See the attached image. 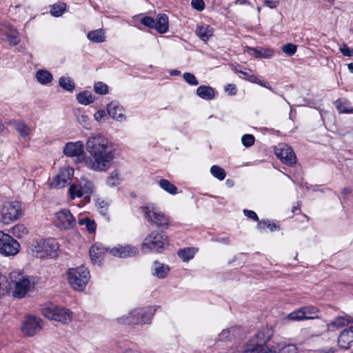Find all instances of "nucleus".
<instances>
[{"label":"nucleus","instance_id":"obj_1","mask_svg":"<svg viewBox=\"0 0 353 353\" xmlns=\"http://www.w3.org/2000/svg\"><path fill=\"white\" fill-rule=\"evenodd\" d=\"M85 166L97 172L106 171L114 158V150L112 143L103 136L90 137L86 142Z\"/></svg>","mask_w":353,"mask_h":353},{"label":"nucleus","instance_id":"obj_2","mask_svg":"<svg viewBox=\"0 0 353 353\" xmlns=\"http://www.w3.org/2000/svg\"><path fill=\"white\" fill-rule=\"evenodd\" d=\"M108 253L114 256L126 258L136 256L139 253V250L130 245L110 249L99 242L94 243L89 250V254L92 264H97L99 265L102 263L105 255Z\"/></svg>","mask_w":353,"mask_h":353},{"label":"nucleus","instance_id":"obj_3","mask_svg":"<svg viewBox=\"0 0 353 353\" xmlns=\"http://www.w3.org/2000/svg\"><path fill=\"white\" fill-rule=\"evenodd\" d=\"M144 219L154 228L164 231L172 226V217L154 203H148L141 208Z\"/></svg>","mask_w":353,"mask_h":353},{"label":"nucleus","instance_id":"obj_4","mask_svg":"<svg viewBox=\"0 0 353 353\" xmlns=\"http://www.w3.org/2000/svg\"><path fill=\"white\" fill-rule=\"evenodd\" d=\"M170 245V238L164 231L153 230L143 239L141 250L144 253H162Z\"/></svg>","mask_w":353,"mask_h":353},{"label":"nucleus","instance_id":"obj_5","mask_svg":"<svg viewBox=\"0 0 353 353\" xmlns=\"http://www.w3.org/2000/svg\"><path fill=\"white\" fill-rule=\"evenodd\" d=\"M156 310L152 306L136 308L128 315L118 318L119 323L123 325H142L150 323Z\"/></svg>","mask_w":353,"mask_h":353},{"label":"nucleus","instance_id":"obj_6","mask_svg":"<svg viewBox=\"0 0 353 353\" xmlns=\"http://www.w3.org/2000/svg\"><path fill=\"white\" fill-rule=\"evenodd\" d=\"M59 244L55 239L41 240L32 245V254L37 258H54L58 255Z\"/></svg>","mask_w":353,"mask_h":353},{"label":"nucleus","instance_id":"obj_7","mask_svg":"<svg viewBox=\"0 0 353 353\" xmlns=\"http://www.w3.org/2000/svg\"><path fill=\"white\" fill-rule=\"evenodd\" d=\"M67 275L71 287L78 291H82L90 279V271L84 266L68 269Z\"/></svg>","mask_w":353,"mask_h":353},{"label":"nucleus","instance_id":"obj_8","mask_svg":"<svg viewBox=\"0 0 353 353\" xmlns=\"http://www.w3.org/2000/svg\"><path fill=\"white\" fill-rule=\"evenodd\" d=\"M42 313L45 317L63 324H69L73 319V312L64 307L51 305L43 307Z\"/></svg>","mask_w":353,"mask_h":353},{"label":"nucleus","instance_id":"obj_9","mask_svg":"<svg viewBox=\"0 0 353 353\" xmlns=\"http://www.w3.org/2000/svg\"><path fill=\"white\" fill-rule=\"evenodd\" d=\"M21 205L19 201L5 202L0 206V223L10 224L21 214Z\"/></svg>","mask_w":353,"mask_h":353},{"label":"nucleus","instance_id":"obj_10","mask_svg":"<svg viewBox=\"0 0 353 353\" xmlns=\"http://www.w3.org/2000/svg\"><path fill=\"white\" fill-rule=\"evenodd\" d=\"M12 281L14 283L13 296L19 299L23 298L29 291L34 290L36 285L33 277L22 274H18L17 277Z\"/></svg>","mask_w":353,"mask_h":353},{"label":"nucleus","instance_id":"obj_11","mask_svg":"<svg viewBox=\"0 0 353 353\" xmlns=\"http://www.w3.org/2000/svg\"><path fill=\"white\" fill-rule=\"evenodd\" d=\"M20 250V244L10 234L0 230V254L14 256Z\"/></svg>","mask_w":353,"mask_h":353},{"label":"nucleus","instance_id":"obj_12","mask_svg":"<svg viewBox=\"0 0 353 353\" xmlns=\"http://www.w3.org/2000/svg\"><path fill=\"white\" fill-rule=\"evenodd\" d=\"M43 320L37 316L28 314L21 325V332L26 336H33L43 328Z\"/></svg>","mask_w":353,"mask_h":353},{"label":"nucleus","instance_id":"obj_13","mask_svg":"<svg viewBox=\"0 0 353 353\" xmlns=\"http://www.w3.org/2000/svg\"><path fill=\"white\" fill-rule=\"evenodd\" d=\"M63 153L69 157H77V162L85 165L86 154L81 141L68 142L63 148Z\"/></svg>","mask_w":353,"mask_h":353},{"label":"nucleus","instance_id":"obj_14","mask_svg":"<svg viewBox=\"0 0 353 353\" xmlns=\"http://www.w3.org/2000/svg\"><path fill=\"white\" fill-rule=\"evenodd\" d=\"M54 224L61 230H69L76 225V219L67 208L61 209L55 214Z\"/></svg>","mask_w":353,"mask_h":353},{"label":"nucleus","instance_id":"obj_15","mask_svg":"<svg viewBox=\"0 0 353 353\" xmlns=\"http://www.w3.org/2000/svg\"><path fill=\"white\" fill-rule=\"evenodd\" d=\"M275 155L283 164L289 167H292L296 163L294 150L287 144H279L275 149Z\"/></svg>","mask_w":353,"mask_h":353},{"label":"nucleus","instance_id":"obj_16","mask_svg":"<svg viewBox=\"0 0 353 353\" xmlns=\"http://www.w3.org/2000/svg\"><path fill=\"white\" fill-rule=\"evenodd\" d=\"M74 175V170L69 167H63L59 170V173L53 177L50 187L51 188H63L68 185Z\"/></svg>","mask_w":353,"mask_h":353},{"label":"nucleus","instance_id":"obj_17","mask_svg":"<svg viewBox=\"0 0 353 353\" xmlns=\"http://www.w3.org/2000/svg\"><path fill=\"white\" fill-rule=\"evenodd\" d=\"M272 334V330L268 327L262 328L253 336L250 341V343L259 349V351L266 352L265 345L270 340Z\"/></svg>","mask_w":353,"mask_h":353},{"label":"nucleus","instance_id":"obj_18","mask_svg":"<svg viewBox=\"0 0 353 353\" xmlns=\"http://www.w3.org/2000/svg\"><path fill=\"white\" fill-rule=\"evenodd\" d=\"M338 345L341 349L347 350L353 345V325L344 329L338 337Z\"/></svg>","mask_w":353,"mask_h":353},{"label":"nucleus","instance_id":"obj_19","mask_svg":"<svg viewBox=\"0 0 353 353\" xmlns=\"http://www.w3.org/2000/svg\"><path fill=\"white\" fill-rule=\"evenodd\" d=\"M246 52L255 59H270L274 54V51L272 48H263L262 47H250L246 46Z\"/></svg>","mask_w":353,"mask_h":353},{"label":"nucleus","instance_id":"obj_20","mask_svg":"<svg viewBox=\"0 0 353 353\" xmlns=\"http://www.w3.org/2000/svg\"><path fill=\"white\" fill-rule=\"evenodd\" d=\"M107 111L109 116L114 119L121 121L125 119L123 108L116 101H112L108 104Z\"/></svg>","mask_w":353,"mask_h":353},{"label":"nucleus","instance_id":"obj_21","mask_svg":"<svg viewBox=\"0 0 353 353\" xmlns=\"http://www.w3.org/2000/svg\"><path fill=\"white\" fill-rule=\"evenodd\" d=\"M196 93L201 99L206 101L214 99L216 94L215 90L212 87L205 85L199 86L196 89Z\"/></svg>","mask_w":353,"mask_h":353},{"label":"nucleus","instance_id":"obj_22","mask_svg":"<svg viewBox=\"0 0 353 353\" xmlns=\"http://www.w3.org/2000/svg\"><path fill=\"white\" fill-rule=\"evenodd\" d=\"M154 26V30H156L158 33L163 34L167 32L169 27L168 15L164 13L159 14L157 19L155 20Z\"/></svg>","mask_w":353,"mask_h":353},{"label":"nucleus","instance_id":"obj_23","mask_svg":"<svg viewBox=\"0 0 353 353\" xmlns=\"http://www.w3.org/2000/svg\"><path fill=\"white\" fill-rule=\"evenodd\" d=\"M334 105L340 114H353V108L350 107L351 103L345 97L334 101Z\"/></svg>","mask_w":353,"mask_h":353},{"label":"nucleus","instance_id":"obj_24","mask_svg":"<svg viewBox=\"0 0 353 353\" xmlns=\"http://www.w3.org/2000/svg\"><path fill=\"white\" fill-rule=\"evenodd\" d=\"M214 29L209 25L198 26L196 35L204 42H207L213 36Z\"/></svg>","mask_w":353,"mask_h":353},{"label":"nucleus","instance_id":"obj_25","mask_svg":"<svg viewBox=\"0 0 353 353\" xmlns=\"http://www.w3.org/2000/svg\"><path fill=\"white\" fill-rule=\"evenodd\" d=\"M198 249L196 248L187 247L179 249L177 251V255L183 262H188L194 257Z\"/></svg>","mask_w":353,"mask_h":353},{"label":"nucleus","instance_id":"obj_26","mask_svg":"<svg viewBox=\"0 0 353 353\" xmlns=\"http://www.w3.org/2000/svg\"><path fill=\"white\" fill-rule=\"evenodd\" d=\"M87 38L94 43H103L105 41V32L102 28L89 31Z\"/></svg>","mask_w":353,"mask_h":353},{"label":"nucleus","instance_id":"obj_27","mask_svg":"<svg viewBox=\"0 0 353 353\" xmlns=\"http://www.w3.org/2000/svg\"><path fill=\"white\" fill-rule=\"evenodd\" d=\"M154 274L159 279H164L170 272V268L168 265L161 263L157 261L154 263Z\"/></svg>","mask_w":353,"mask_h":353},{"label":"nucleus","instance_id":"obj_28","mask_svg":"<svg viewBox=\"0 0 353 353\" xmlns=\"http://www.w3.org/2000/svg\"><path fill=\"white\" fill-rule=\"evenodd\" d=\"M77 99L78 102L82 105H87L93 103L94 101V97L88 90L80 92L77 95Z\"/></svg>","mask_w":353,"mask_h":353},{"label":"nucleus","instance_id":"obj_29","mask_svg":"<svg viewBox=\"0 0 353 353\" xmlns=\"http://www.w3.org/2000/svg\"><path fill=\"white\" fill-rule=\"evenodd\" d=\"M37 81L43 85H47L52 82V75L46 70H39L36 73Z\"/></svg>","mask_w":353,"mask_h":353},{"label":"nucleus","instance_id":"obj_30","mask_svg":"<svg viewBox=\"0 0 353 353\" xmlns=\"http://www.w3.org/2000/svg\"><path fill=\"white\" fill-rule=\"evenodd\" d=\"M303 310H304V316H305L306 319H314L319 318V310L313 305H307L303 306Z\"/></svg>","mask_w":353,"mask_h":353},{"label":"nucleus","instance_id":"obj_31","mask_svg":"<svg viewBox=\"0 0 353 353\" xmlns=\"http://www.w3.org/2000/svg\"><path fill=\"white\" fill-rule=\"evenodd\" d=\"M159 186L165 191L170 194H176L177 193V188L170 181L165 179H161L159 181Z\"/></svg>","mask_w":353,"mask_h":353},{"label":"nucleus","instance_id":"obj_32","mask_svg":"<svg viewBox=\"0 0 353 353\" xmlns=\"http://www.w3.org/2000/svg\"><path fill=\"white\" fill-rule=\"evenodd\" d=\"M59 84L64 90L68 92H72L75 88V83L70 77H61Z\"/></svg>","mask_w":353,"mask_h":353},{"label":"nucleus","instance_id":"obj_33","mask_svg":"<svg viewBox=\"0 0 353 353\" xmlns=\"http://www.w3.org/2000/svg\"><path fill=\"white\" fill-rule=\"evenodd\" d=\"M78 223L80 225H85L88 232L90 234H93L96 231L97 225L94 220L90 219L88 217L79 219Z\"/></svg>","mask_w":353,"mask_h":353},{"label":"nucleus","instance_id":"obj_34","mask_svg":"<svg viewBox=\"0 0 353 353\" xmlns=\"http://www.w3.org/2000/svg\"><path fill=\"white\" fill-rule=\"evenodd\" d=\"M257 227L261 230H265V229H269L271 232L280 229V227L278 224L271 222L268 220H261L259 221Z\"/></svg>","mask_w":353,"mask_h":353},{"label":"nucleus","instance_id":"obj_35","mask_svg":"<svg viewBox=\"0 0 353 353\" xmlns=\"http://www.w3.org/2000/svg\"><path fill=\"white\" fill-rule=\"evenodd\" d=\"M66 9V4L61 2L59 3H55L50 6V14L56 17L61 16Z\"/></svg>","mask_w":353,"mask_h":353},{"label":"nucleus","instance_id":"obj_36","mask_svg":"<svg viewBox=\"0 0 353 353\" xmlns=\"http://www.w3.org/2000/svg\"><path fill=\"white\" fill-rule=\"evenodd\" d=\"M81 188L79 185H77L75 183H72L70 185L68 189L69 196L71 199H74L75 198H81L84 195L82 192Z\"/></svg>","mask_w":353,"mask_h":353},{"label":"nucleus","instance_id":"obj_37","mask_svg":"<svg viewBox=\"0 0 353 353\" xmlns=\"http://www.w3.org/2000/svg\"><path fill=\"white\" fill-rule=\"evenodd\" d=\"M210 172L214 177L216 178L219 181H223L226 176V172L224 169L216 165L211 167Z\"/></svg>","mask_w":353,"mask_h":353},{"label":"nucleus","instance_id":"obj_38","mask_svg":"<svg viewBox=\"0 0 353 353\" xmlns=\"http://www.w3.org/2000/svg\"><path fill=\"white\" fill-rule=\"evenodd\" d=\"M82 188V192L85 196H90L94 193V185L93 183L88 180H85L83 183L79 184Z\"/></svg>","mask_w":353,"mask_h":353},{"label":"nucleus","instance_id":"obj_39","mask_svg":"<svg viewBox=\"0 0 353 353\" xmlns=\"http://www.w3.org/2000/svg\"><path fill=\"white\" fill-rule=\"evenodd\" d=\"M304 310L303 307L290 312L288 318L292 321H303L305 320V316H304Z\"/></svg>","mask_w":353,"mask_h":353},{"label":"nucleus","instance_id":"obj_40","mask_svg":"<svg viewBox=\"0 0 353 353\" xmlns=\"http://www.w3.org/2000/svg\"><path fill=\"white\" fill-rule=\"evenodd\" d=\"M27 233L28 230L23 224H17L12 228V234L17 238H21Z\"/></svg>","mask_w":353,"mask_h":353},{"label":"nucleus","instance_id":"obj_41","mask_svg":"<svg viewBox=\"0 0 353 353\" xmlns=\"http://www.w3.org/2000/svg\"><path fill=\"white\" fill-rule=\"evenodd\" d=\"M350 316H338L332 320L331 325L336 327H342L350 323Z\"/></svg>","mask_w":353,"mask_h":353},{"label":"nucleus","instance_id":"obj_42","mask_svg":"<svg viewBox=\"0 0 353 353\" xmlns=\"http://www.w3.org/2000/svg\"><path fill=\"white\" fill-rule=\"evenodd\" d=\"M94 90L98 94H106L108 93V86L102 81H98L94 85Z\"/></svg>","mask_w":353,"mask_h":353},{"label":"nucleus","instance_id":"obj_43","mask_svg":"<svg viewBox=\"0 0 353 353\" xmlns=\"http://www.w3.org/2000/svg\"><path fill=\"white\" fill-rule=\"evenodd\" d=\"M17 131L22 136L26 137L30 133V129L25 123L22 122H18L15 125Z\"/></svg>","mask_w":353,"mask_h":353},{"label":"nucleus","instance_id":"obj_44","mask_svg":"<svg viewBox=\"0 0 353 353\" xmlns=\"http://www.w3.org/2000/svg\"><path fill=\"white\" fill-rule=\"evenodd\" d=\"M255 138L254 135L250 134H245L241 137L242 144L246 147H250L254 144Z\"/></svg>","mask_w":353,"mask_h":353},{"label":"nucleus","instance_id":"obj_45","mask_svg":"<svg viewBox=\"0 0 353 353\" xmlns=\"http://www.w3.org/2000/svg\"><path fill=\"white\" fill-rule=\"evenodd\" d=\"M141 23L150 29H154L155 19L152 17L144 16L141 19Z\"/></svg>","mask_w":353,"mask_h":353},{"label":"nucleus","instance_id":"obj_46","mask_svg":"<svg viewBox=\"0 0 353 353\" xmlns=\"http://www.w3.org/2000/svg\"><path fill=\"white\" fill-rule=\"evenodd\" d=\"M296 46L292 43H286L282 48L283 52L289 56L294 55L296 53Z\"/></svg>","mask_w":353,"mask_h":353},{"label":"nucleus","instance_id":"obj_47","mask_svg":"<svg viewBox=\"0 0 353 353\" xmlns=\"http://www.w3.org/2000/svg\"><path fill=\"white\" fill-rule=\"evenodd\" d=\"M183 79L190 85H197L199 81L196 77L190 72H185L183 75Z\"/></svg>","mask_w":353,"mask_h":353},{"label":"nucleus","instance_id":"obj_48","mask_svg":"<svg viewBox=\"0 0 353 353\" xmlns=\"http://www.w3.org/2000/svg\"><path fill=\"white\" fill-rule=\"evenodd\" d=\"M7 41L12 46H17L20 42V39L17 33L6 35Z\"/></svg>","mask_w":353,"mask_h":353},{"label":"nucleus","instance_id":"obj_49","mask_svg":"<svg viewBox=\"0 0 353 353\" xmlns=\"http://www.w3.org/2000/svg\"><path fill=\"white\" fill-rule=\"evenodd\" d=\"M243 214L245 216L253 220L254 221H257L258 223L260 221L258 215L253 210L245 209L243 210Z\"/></svg>","mask_w":353,"mask_h":353},{"label":"nucleus","instance_id":"obj_50","mask_svg":"<svg viewBox=\"0 0 353 353\" xmlns=\"http://www.w3.org/2000/svg\"><path fill=\"white\" fill-rule=\"evenodd\" d=\"M191 5L193 8L198 11H202L205 8L203 0H192Z\"/></svg>","mask_w":353,"mask_h":353},{"label":"nucleus","instance_id":"obj_51","mask_svg":"<svg viewBox=\"0 0 353 353\" xmlns=\"http://www.w3.org/2000/svg\"><path fill=\"white\" fill-rule=\"evenodd\" d=\"M340 51L345 57H352L353 56V48H350L345 43H343L340 47Z\"/></svg>","mask_w":353,"mask_h":353},{"label":"nucleus","instance_id":"obj_52","mask_svg":"<svg viewBox=\"0 0 353 353\" xmlns=\"http://www.w3.org/2000/svg\"><path fill=\"white\" fill-rule=\"evenodd\" d=\"M219 339L221 341L223 340H228L230 341L231 339V334L230 330H223L221 334L219 335Z\"/></svg>","mask_w":353,"mask_h":353},{"label":"nucleus","instance_id":"obj_53","mask_svg":"<svg viewBox=\"0 0 353 353\" xmlns=\"http://www.w3.org/2000/svg\"><path fill=\"white\" fill-rule=\"evenodd\" d=\"M279 4V1L276 0H264L263 6L271 9L276 8Z\"/></svg>","mask_w":353,"mask_h":353},{"label":"nucleus","instance_id":"obj_54","mask_svg":"<svg viewBox=\"0 0 353 353\" xmlns=\"http://www.w3.org/2000/svg\"><path fill=\"white\" fill-rule=\"evenodd\" d=\"M242 353H268L267 352L259 351L254 345H251L250 343L248 345V348H246Z\"/></svg>","mask_w":353,"mask_h":353},{"label":"nucleus","instance_id":"obj_55","mask_svg":"<svg viewBox=\"0 0 353 353\" xmlns=\"http://www.w3.org/2000/svg\"><path fill=\"white\" fill-rule=\"evenodd\" d=\"M225 91L228 92L229 94L231 96L235 95L236 94V88L234 84H228L225 87Z\"/></svg>","mask_w":353,"mask_h":353},{"label":"nucleus","instance_id":"obj_56","mask_svg":"<svg viewBox=\"0 0 353 353\" xmlns=\"http://www.w3.org/2000/svg\"><path fill=\"white\" fill-rule=\"evenodd\" d=\"M104 111L103 110H99L94 114V118L96 120H101L104 117Z\"/></svg>","mask_w":353,"mask_h":353},{"label":"nucleus","instance_id":"obj_57","mask_svg":"<svg viewBox=\"0 0 353 353\" xmlns=\"http://www.w3.org/2000/svg\"><path fill=\"white\" fill-rule=\"evenodd\" d=\"M115 177H117V174L112 172L111 175L108 178V183L111 185H114V182L113 181Z\"/></svg>","mask_w":353,"mask_h":353},{"label":"nucleus","instance_id":"obj_58","mask_svg":"<svg viewBox=\"0 0 353 353\" xmlns=\"http://www.w3.org/2000/svg\"><path fill=\"white\" fill-rule=\"evenodd\" d=\"M300 203L298 202L297 203V205L296 206H293L292 209V212L293 214H299L300 212H301V208H300Z\"/></svg>","mask_w":353,"mask_h":353},{"label":"nucleus","instance_id":"obj_59","mask_svg":"<svg viewBox=\"0 0 353 353\" xmlns=\"http://www.w3.org/2000/svg\"><path fill=\"white\" fill-rule=\"evenodd\" d=\"M247 80L252 83H257L258 77L253 74H250Z\"/></svg>","mask_w":353,"mask_h":353},{"label":"nucleus","instance_id":"obj_60","mask_svg":"<svg viewBox=\"0 0 353 353\" xmlns=\"http://www.w3.org/2000/svg\"><path fill=\"white\" fill-rule=\"evenodd\" d=\"M352 192V189L350 188H344L342 191H341V194L343 196H345L347 195H348L349 194H350Z\"/></svg>","mask_w":353,"mask_h":353},{"label":"nucleus","instance_id":"obj_61","mask_svg":"<svg viewBox=\"0 0 353 353\" xmlns=\"http://www.w3.org/2000/svg\"><path fill=\"white\" fill-rule=\"evenodd\" d=\"M252 71L250 70H248V71H243L242 74L244 76V78L247 80L248 77L250 75Z\"/></svg>","mask_w":353,"mask_h":353},{"label":"nucleus","instance_id":"obj_62","mask_svg":"<svg viewBox=\"0 0 353 353\" xmlns=\"http://www.w3.org/2000/svg\"><path fill=\"white\" fill-rule=\"evenodd\" d=\"M248 2V0H235V3L236 4H241V5L246 4Z\"/></svg>","mask_w":353,"mask_h":353},{"label":"nucleus","instance_id":"obj_63","mask_svg":"<svg viewBox=\"0 0 353 353\" xmlns=\"http://www.w3.org/2000/svg\"><path fill=\"white\" fill-rule=\"evenodd\" d=\"M241 68H242V65H238L237 67L235 68V71L237 73L242 74L243 70H241Z\"/></svg>","mask_w":353,"mask_h":353},{"label":"nucleus","instance_id":"obj_64","mask_svg":"<svg viewBox=\"0 0 353 353\" xmlns=\"http://www.w3.org/2000/svg\"><path fill=\"white\" fill-rule=\"evenodd\" d=\"M348 70L350 72L353 73V63H350L347 65Z\"/></svg>","mask_w":353,"mask_h":353}]
</instances>
